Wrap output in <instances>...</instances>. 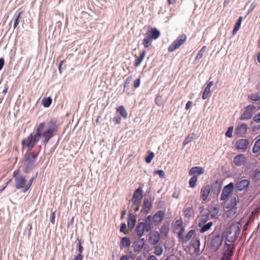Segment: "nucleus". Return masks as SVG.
<instances>
[{"mask_svg": "<svg viewBox=\"0 0 260 260\" xmlns=\"http://www.w3.org/2000/svg\"><path fill=\"white\" fill-rule=\"evenodd\" d=\"M45 123H41L36 129V134L33 135L30 134L25 139H23L21 141V144L23 148L26 147L28 149V151L31 150L34 147L36 143L42 137L41 143L43 145H46L49 140L54 136V133L57 129L56 121L51 119L47 124L46 128L44 129Z\"/></svg>", "mask_w": 260, "mask_h": 260, "instance_id": "obj_1", "label": "nucleus"}, {"mask_svg": "<svg viewBox=\"0 0 260 260\" xmlns=\"http://www.w3.org/2000/svg\"><path fill=\"white\" fill-rule=\"evenodd\" d=\"M165 216V212L162 210H158L153 216L148 215L144 221L139 222L136 227V232L139 237L144 235V232H150L152 229L153 224L157 226L162 221Z\"/></svg>", "mask_w": 260, "mask_h": 260, "instance_id": "obj_2", "label": "nucleus"}, {"mask_svg": "<svg viewBox=\"0 0 260 260\" xmlns=\"http://www.w3.org/2000/svg\"><path fill=\"white\" fill-rule=\"evenodd\" d=\"M38 154H34L31 151H27L24 156L23 171L28 173L35 167Z\"/></svg>", "mask_w": 260, "mask_h": 260, "instance_id": "obj_3", "label": "nucleus"}, {"mask_svg": "<svg viewBox=\"0 0 260 260\" xmlns=\"http://www.w3.org/2000/svg\"><path fill=\"white\" fill-rule=\"evenodd\" d=\"M13 177L15 179L16 188L17 189H22L23 192H26L27 190H25L27 185L25 177L22 175L19 170L14 171Z\"/></svg>", "mask_w": 260, "mask_h": 260, "instance_id": "obj_4", "label": "nucleus"}, {"mask_svg": "<svg viewBox=\"0 0 260 260\" xmlns=\"http://www.w3.org/2000/svg\"><path fill=\"white\" fill-rule=\"evenodd\" d=\"M211 242L210 246L212 250L216 251L220 246L223 237L219 234L212 233L210 236Z\"/></svg>", "mask_w": 260, "mask_h": 260, "instance_id": "obj_5", "label": "nucleus"}, {"mask_svg": "<svg viewBox=\"0 0 260 260\" xmlns=\"http://www.w3.org/2000/svg\"><path fill=\"white\" fill-rule=\"evenodd\" d=\"M186 37L184 34L179 36L168 47L169 52H173L178 49L186 41Z\"/></svg>", "mask_w": 260, "mask_h": 260, "instance_id": "obj_6", "label": "nucleus"}, {"mask_svg": "<svg viewBox=\"0 0 260 260\" xmlns=\"http://www.w3.org/2000/svg\"><path fill=\"white\" fill-rule=\"evenodd\" d=\"M240 232L239 228L237 226H231L226 233V240L229 242H232Z\"/></svg>", "mask_w": 260, "mask_h": 260, "instance_id": "obj_7", "label": "nucleus"}, {"mask_svg": "<svg viewBox=\"0 0 260 260\" xmlns=\"http://www.w3.org/2000/svg\"><path fill=\"white\" fill-rule=\"evenodd\" d=\"M143 189L139 186L134 192L132 199L134 206L140 205L143 198Z\"/></svg>", "mask_w": 260, "mask_h": 260, "instance_id": "obj_8", "label": "nucleus"}, {"mask_svg": "<svg viewBox=\"0 0 260 260\" xmlns=\"http://www.w3.org/2000/svg\"><path fill=\"white\" fill-rule=\"evenodd\" d=\"M256 109V106L253 105L247 106L240 119L241 120H249L252 117V112Z\"/></svg>", "mask_w": 260, "mask_h": 260, "instance_id": "obj_9", "label": "nucleus"}, {"mask_svg": "<svg viewBox=\"0 0 260 260\" xmlns=\"http://www.w3.org/2000/svg\"><path fill=\"white\" fill-rule=\"evenodd\" d=\"M234 188V184L233 182H231L224 186L221 194L220 200L221 201H224L227 198L230 193L232 192Z\"/></svg>", "mask_w": 260, "mask_h": 260, "instance_id": "obj_10", "label": "nucleus"}, {"mask_svg": "<svg viewBox=\"0 0 260 260\" xmlns=\"http://www.w3.org/2000/svg\"><path fill=\"white\" fill-rule=\"evenodd\" d=\"M249 144V141L245 139H240L238 140L235 143L236 149L242 151H245Z\"/></svg>", "mask_w": 260, "mask_h": 260, "instance_id": "obj_11", "label": "nucleus"}, {"mask_svg": "<svg viewBox=\"0 0 260 260\" xmlns=\"http://www.w3.org/2000/svg\"><path fill=\"white\" fill-rule=\"evenodd\" d=\"M160 234L157 231H154L150 234L148 242L150 245H155L158 243L160 240Z\"/></svg>", "mask_w": 260, "mask_h": 260, "instance_id": "obj_12", "label": "nucleus"}, {"mask_svg": "<svg viewBox=\"0 0 260 260\" xmlns=\"http://www.w3.org/2000/svg\"><path fill=\"white\" fill-rule=\"evenodd\" d=\"M225 245L227 248L225 250L221 260H230L233 255V246L232 244H228L226 243Z\"/></svg>", "mask_w": 260, "mask_h": 260, "instance_id": "obj_13", "label": "nucleus"}, {"mask_svg": "<svg viewBox=\"0 0 260 260\" xmlns=\"http://www.w3.org/2000/svg\"><path fill=\"white\" fill-rule=\"evenodd\" d=\"M170 230V224L168 221H165L161 225L159 231L160 236L162 238H166Z\"/></svg>", "mask_w": 260, "mask_h": 260, "instance_id": "obj_14", "label": "nucleus"}, {"mask_svg": "<svg viewBox=\"0 0 260 260\" xmlns=\"http://www.w3.org/2000/svg\"><path fill=\"white\" fill-rule=\"evenodd\" d=\"M249 181L247 179H243L236 184V188L238 191H242L248 188Z\"/></svg>", "mask_w": 260, "mask_h": 260, "instance_id": "obj_15", "label": "nucleus"}, {"mask_svg": "<svg viewBox=\"0 0 260 260\" xmlns=\"http://www.w3.org/2000/svg\"><path fill=\"white\" fill-rule=\"evenodd\" d=\"M211 186L210 185H206L201 189V198L204 201H205L210 192Z\"/></svg>", "mask_w": 260, "mask_h": 260, "instance_id": "obj_16", "label": "nucleus"}, {"mask_svg": "<svg viewBox=\"0 0 260 260\" xmlns=\"http://www.w3.org/2000/svg\"><path fill=\"white\" fill-rule=\"evenodd\" d=\"M246 161V157L244 154H240L236 156L234 158V162L237 166L243 165Z\"/></svg>", "mask_w": 260, "mask_h": 260, "instance_id": "obj_17", "label": "nucleus"}, {"mask_svg": "<svg viewBox=\"0 0 260 260\" xmlns=\"http://www.w3.org/2000/svg\"><path fill=\"white\" fill-rule=\"evenodd\" d=\"M144 238H141L134 244V250L135 252H139L143 248L145 244Z\"/></svg>", "mask_w": 260, "mask_h": 260, "instance_id": "obj_18", "label": "nucleus"}, {"mask_svg": "<svg viewBox=\"0 0 260 260\" xmlns=\"http://www.w3.org/2000/svg\"><path fill=\"white\" fill-rule=\"evenodd\" d=\"M247 129V126L245 123H242L238 125L235 129V134L237 135L241 136L244 135Z\"/></svg>", "mask_w": 260, "mask_h": 260, "instance_id": "obj_19", "label": "nucleus"}, {"mask_svg": "<svg viewBox=\"0 0 260 260\" xmlns=\"http://www.w3.org/2000/svg\"><path fill=\"white\" fill-rule=\"evenodd\" d=\"M136 222V215L132 213H129L127 219V226L128 228L132 229L134 227Z\"/></svg>", "mask_w": 260, "mask_h": 260, "instance_id": "obj_20", "label": "nucleus"}, {"mask_svg": "<svg viewBox=\"0 0 260 260\" xmlns=\"http://www.w3.org/2000/svg\"><path fill=\"white\" fill-rule=\"evenodd\" d=\"M250 176L251 179L255 181L260 180V168L251 170L250 172Z\"/></svg>", "mask_w": 260, "mask_h": 260, "instance_id": "obj_21", "label": "nucleus"}, {"mask_svg": "<svg viewBox=\"0 0 260 260\" xmlns=\"http://www.w3.org/2000/svg\"><path fill=\"white\" fill-rule=\"evenodd\" d=\"M220 210V206L219 204H214L210 207V213L212 217L217 215Z\"/></svg>", "mask_w": 260, "mask_h": 260, "instance_id": "obj_22", "label": "nucleus"}, {"mask_svg": "<svg viewBox=\"0 0 260 260\" xmlns=\"http://www.w3.org/2000/svg\"><path fill=\"white\" fill-rule=\"evenodd\" d=\"M160 35V31L156 28H153L151 29L149 36L152 40H156L159 37Z\"/></svg>", "mask_w": 260, "mask_h": 260, "instance_id": "obj_23", "label": "nucleus"}, {"mask_svg": "<svg viewBox=\"0 0 260 260\" xmlns=\"http://www.w3.org/2000/svg\"><path fill=\"white\" fill-rule=\"evenodd\" d=\"M151 207V203L147 199H145L143 204V208L142 209L141 212L142 213L147 212L148 210L150 209Z\"/></svg>", "mask_w": 260, "mask_h": 260, "instance_id": "obj_24", "label": "nucleus"}, {"mask_svg": "<svg viewBox=\"0 0 260 260\" xmlns=\"http://www.w3.org/2000/svg\"><path fill=\"white\" fill-rule=\"evenodd\" d=\"M252 152L254 154L260 153V138L255 141L252 148Z\"/></svg>", "mask_w": 260, "mask_h": 260, "instance_id": "obj_25", "label": "nucleus"}, {"mask_svg": "<svg viewBox=\"0 0 260 260\" xmlns=\"http://www.w3.org/2000/svg\"><path fill=\"white\" fill-rule=\"evenodd\" d=\"M152 39H151L150 37L147 34L144 39L143 44L145 48H148L152 44Z\"/></svg>", "mask_w": 260, "mask_h": 260, "instance_id": "obj_26", "label": "nucleus"}, {"mask_svg": "<svg viewBox=\"0 0 260 260\" xmlns=\"http://www.w3.org/2000/svg\"><path fill=\"white\" fill-rule=\"evenodd\" d=\"M146 55V51H143L139 56L138 58L135 60V66L137 67L140 66L143 60L144 59Z\"/></svg>", "mask_w": 260, "mask_h": 260, "instance_id": "obj_27", "label": "nucleus"}, {"mask_svg": "<svg viewBox=\"0 0 260 260\" xmlns=\"http://www.w3.org/2000/svg\"><path fill=\"white\" fill-rule=\"evenodd\" d=\"M117 111L124 118H126L127 116V113L125 109L123 106H120L117 108Z\"/></svg>", "mask_w": 260, "mask_h": 260, "instance_id": "obj_28", "label": "nucleus"}, {"mask_svg": "<svg viewBox=\"0 0 260 260\" xmlns=\"http://www.w3.org/2000/svg\"><path fill=\"white\" fill-rule=\"evenodd\" d=\"M22 14H23V12L21 11L14 16V17H13V19H14L13 27H14V28H15L18 25V24L20 22L19 19L21 18V16Z\"/></svg>", "mask_w": 260, "mask_h": 260, "instance_id": "obj_29", "label": "nucleus"}, {"mask_svg": "<svg viewBox=\"0 0 260 260\" xmlns=\"http://www.w3.org/2000/svg\"><path fill=\"white\" fill-rule=\"evenodd\" d=\"M242 20V17L240 16L238 18L237 21L236 22V23L235 25V26H234V29L233 31V34L234 35H235L237 32V31L239 30L240 26H241Z\"/></svg>", "mask_w": 260, "mask_h": 260, "instance_id": "obj_30", "label": "nucleus"}, {"mask_svg": "<svg viewBox=\"0 0 260 260\" xmlns=\"http://www.w3.org/2000/svg\"><path fill=\"white\" fill-rule=\"evenodd\" d=\"M186 252L189 253L191 255L195 253V243H192L190 245L188 246L186 248Z\"/></svg>", "mask_w": 260, "mask_h": 260, "instance_id": "obj_31", "label": "nucleus"}, {"mask_svg": "<svg viewBox=\"0 0 260 260\" xmlns=\"http://www.w3.org/2000/svg\"><path fill=\"white\" fill-rule=\"evenodd\" d=\"M237 203V196H232L230 197V204L226 206V208H229L230 207H234L236 206Z\"/></svg>", "mask_w": 260, "mask_h": 260, "instance_id": "obj_32", "label": "nucleus"}, {"mask_svg": "<svg viewBox=\"0 0 260 260\" xmlns=\"http://www.w3.org/2000/svg\"><path fill=\"white\" fill-rule=\"evenodd\" d=\"M121 244L124 248L128 247L131 244L129 238L126 237H123L121 241Z\"/></svg>", "mask_w": 260, "mask_h": 260, "instance_id": "obj_33", "label": "nucleus"}, {"mask_svg": "<svg viewBox=\"0 0 260 260\" xmlns=\"http://www.w3.org/2000/svg\"><path fill=\"white\" fill-rule=\"evenodd\" d=\"M52 103V99L50 97L44 98L42 100V105L45 108L49 107Z\"/></svg>", "mask_w": 260, "mask_h": 260, "instance_id": "obj_34", "label": "nucleus"}, {"mask_svg": "<svg viewBox=\"0 0 260 260\" xmlns=\"http://www.w3.org/2000/svg\"><path fill=\"white\" fill-rule=\"evenodd\" d=\"M213 225V223L212 222H209L207 223V224L203 225L201 229L200 230V232L201 233H203L208 230H209L212 225Z\"/></svg>", "mask_w": 260, "mask_h": 260, "instance_id": "obj_35", "label": "nucleus"}, {"mask_svg": "<svg viewBox=\"0 0 260 260\" xmlns=\"http://www.w3.org/2000/svg\"><path fill=\"white\" fill-rule=\"evenodd\" d=\"M165 102V101L161 96L158 95L155 98V103L158 106H161L163 105Z\"/></svg>", "mask_w": 260, "mask_h": 260, "instance_id": "obj_36", "label": "nucleus"}, {"mask_svg": "<svg viewBox=\"0 0 260 260\" xmlns=\"http://www.w3.org/2000/svg\"><path fill=\"white\" fill-rule=\"evenodd\" d=\"M194 137H195V135H194V133L189 134L183 141V145H185L187 144L188 143H189L190 142H191L192 140H193Z\"/></svg>", "mask_w": 260, "mask_h": 260, "instance_id": "obj_37", "label": "nucleus"}, {"mask_svg": "<svg viewBox=\"0 0 260 260\" xmlns=\"http://www.w3.org/2000/svg\"><path fill=\"white\" fill-rule=\"evenodd\" d=\"M194 230H190L184 239L183 240L182 243H187L192 237Z\"/></svg>", "mask_w": 260, "mask_h": 260, "instance_id": "obj_38", "label": "nucleus"}, {"mask_svg": "<svg viewBox=\"0 0 260 260\" xmlns=\"http://www.w3.org/2000/svg\"><path fill=\"white\" fill-rule=\"evenodd\" d=\"M204 169L201 167H196V182L197 181V177L204 173Z\"/></svg>", "mask_w": 260, "mask_h": 260, "instance_id": "obj_39", "label": "nucleus"}, {"mask_svg": "<svg viewBox=\"0 0 260 260\" xmlns=\"http://www.w3.org/2000/svg\"><path fill=\"white\" fill-rule=\"evenodd\" d=\"M154 156V154L152 152H149L148 155L145 158V161L147 163L149 164L152 161Z\"/></svg>", "mask_w": 260, "mask_h": 260, "instance_id": "obj_40", "label": "nucleus"}, {"mask_svg": "<svg viewBox=\"0 0 260 260\" xmlns=\"http://www.w3.org/2000/svg\"><path fill=\"white\" fill-rule=\"evenodd\" d=\"M163 252V249L161 246H156L154 249V253L156 255L159 256Z\"/></svg>", "mask_w": 260, "mask_h": 260, "instance_id": "obj_41", "label": "nucleus"}, {"mask_svg": "<svg viewBox=\"0 0 260 260\" xmlns=\"http://www.w3.org/2000/svg\"><path fill=\"white\" fill-rule=\"evenodd\" d=\"M77 246L78 247L79 253L82 254L83 250V247L82 246L81 240H79L78 238L77 239Z\"/></svg>", "mask_w": 260, "mask_h": 260, "instance_id": "obj_42", "label": "nucleus"}, {"mask_svg": "<svg viewBox=\"0 0 260 260\" xmlns=\"http://www.w3.org/2000/svg\"><path fill=\"white\" fill-rule=\"evenodd\" d=\"M210 92V89H209L208 87H206L204 91V92L203 93V95H202L203 99H204V100L206 99L208 97Z\"/></svg>", "mask_w": 260, "mask_h": 260, "instance_id": "obj_43", "label": "nucleus"}, {"mask_svg": "<svg viewBox=\"0 0 260 260\" xmlns=\"http://www.w3.org/2000/svg\"><path fill=\"white\" fill-rule=\"evenodd\" d=\"M206 51V47H203L196 56V59L201 58Z\"/></svg>", "mask_w": 260, "mask_h": 260, "instance_id": "obj_44", "label": "nucleus"}, {"mask_svg": "<svg viewBox=\"0 0 260 260\" xmlns=\"http://www.w3.org/2000/svg\"><path fill=\"white\" fill-rule=\"evenodd\" d=\"M250 99L253 101H258L260 99V96L258 93H254L251 95Z\"/></svg>", "mask_w": 260, "mask_h": 260, "instance_id": "obj_45", "label": "nucleus"}, {"mask_svg": "<svg viewBox=\"0 0 260 260\" xmlns=\"http://www.w3.org/2000/svg\"><path fill=\"white\" fill-rule=\"evenodd\" d=\"M233 127L230 126L229 127L228 131L225 133V136L226 137L228 138H231L232 137V133L233 131Z\"/></svg>", "mask_w": 260, "mask_h": 260, "instance_id": "obj_46", "label": "nucleus"}, {"mask_svg": "<svg viewBox=\"0 0 260 260\" xmlns=\"http://www.w3.org/2000/svg\"><path fill=\"white\" fill-rule=\"evenodd\" d=\"M35 179V177H31L28 182L26 181V188L25 189V190H28L30 186H31V184L32 183L33 181Z\"/></svg>", "mask_w": 260, "mask_h": 260, "instance_id": "obj_47", "label": "nucleus"}, {"mask_svg": "<svg viewBox=\"0 0 260 260\" xmlns=\"http://www.w3.org/2000/svg\"><path fill=\"white\" fill-rule=\"evenodd\" d=\"M154 173H155V174H158L159 175V176L160 177V178H165V174L163 170H158L155 171Z\"/></svg>", "mask_w": 260, "mask_h": 260, "instance_id": "obj_48", "label": "nucleus"}, {"mask_svg": "<svg viewBox=\"0 0 260 260\" xmlns=\"http://www.w3.org/2000/svg\"><path fill=\"white\" fill-rule=\"evenodd\" d=\"M236 210H237L236 208H232L228 211V217H229L231 215H233V216L235 215V214L236 213Z\"/></svg>", "mask_w": 260, "mask_h": 260, "instance_id": "obj_49", "label": "nucleus"}, {"mask_svg": "<svg viewBox=\"0 0 260 260\" xmlns=\"http://www.w3.org/2000/svg\"><path fill=\"white\" fill-rule=\"evenodd\" d=\"M189 186L191 188L195 187V175L193 176L189 180Z\"/></svg>", "mask_w": 260, "mask_h": 260, "instance_id": "obj_50", "label": "nucleus"}, {"mask_svg": "<svg viewBox=\"0 0 260 260\" xmlns=\"http://www.w3.org/2000/svg\"><path fill=\"white\" fill-rule=\"evenodd\" d=\"M83 258V255L81 253H78L74 255V258L72 260H82Z\"/></svg>", "mask_w": 260, "mask_h": 260, "instance_id": "obj_51", "label": "nucleus"}, {"mask_svg": "<svg viewBox=\"0 0 260 260\" xmlns=\"http://www.w3.org/2000/svg\"><path fill=\"white\" fill-rule=\"evenodd\" d=\"M55 212L56 211H54L52 212L51 214L50 221L52 224H54L55 223Z\"/></svg>", "mask_w": 260, "mask_h": 260, "instance_id": "obj_52", "label": "nucleus"}, {"mask_svg": "<svg viewBox=\"0 0 260 260\" xmlns=\"http://www.w3.org/2000/svg\"><path fill=\"white\" fill-rule=\"evenodd\" d=\"M253 120L257 123L260 122V112L257 114L255 115L253 118Z\"/></svg>", "mask_w": 260, "mask_h": 260, "instance_id": "obj_53", "label": "nucleus"}, {"mask_svg": "<svg viewBox=\"0 0 260 260\" xmlns=\"http://www.w3.org/2000/svg\"><path fill=\"white\" fill-rule=\"evenodd\" d=\"M184 232V229L182 228L181 229V230L179 231L178 234V237L179 239H182Z\"/></svg>", "mask_w": 260, "mask_h": 260, "instance_id": "obj_54", "label": "nucleus"}, {"mask_svg": "<svg viewBox=\"0 0 260 260\" xmlns=\"http://www.w3.org/2000/svg\"><path fill=\"white\" fill-rule=\"evenodd\" d=\"M113 121L117 124H119L121 121V118L119 116H116L113 119Z\"/></svg>", "mask_w": 260, "mask_h": 260, "instance_id": "obj_55", "label": "nucleus"}, {"mask_svg": "<svg viewBox=\"0 0 260 260\" xmlns=\"http://www.w3.org/2000/svg\"><path fill=\"white\" fill-rule=\"evenodd\" d=\"M140 84V79H137L134 82V87L135 88H137V87H139Z\"/></svg>", "mask_w": 260, "mask_h": 260, "instance_id": "obj_56", "label": "nucleus"}, {"mask_svg": "<svg viewBox=\"0 0 260 260\" xmlns=\"http://www.w3.org/2000/svg\"><path fill=\"white\" fill-rule=\"evenodd\" d=\"M126 225L125 223H123L121 224V226H120V232H123V233H125V231L126 230Z\"/></svg>", "mask_w": 260, "mask_h": 260, "instance_id": "obj_57", "label": "nucleus"}, {"mask_svg": "<svg viewBox=\"0 0 260 260\" xmlns=\"http://www.w3.org/2000/svg\"><path fill=\"white\" fill-rule=\"evenodd\" d=\"M191 212V208H188L185 211V214L186 216H190Z\"/></svg>", "mask_w": 260, "mask_h": 260, "instance_id": "obj_58", "label": "nucleus"}, {"mask_svg": "<svg viewBox=\"0 0 260 260\" xmlns=\"http://www.w3.org/2000/svg\"><path fill=\"white\" fill-rule=\"evenodd\" d=\"M192 105V102L191 101H188L185 106V109L186 110H188Z\"/></svg>", "mask_w": 260, "mask_h": 260, "instance_id": "obj_59", "label": "nucleus"}, {"mask_svg": "<svg viewBox=\"0 0 260 260\" xmlns=\"http://www.w3.org/2000/svg\"><path fill=\"white\" fill-rule=\"evenodd\" d=\"M259 129H260V125H257L253 126L252 131L254 132H256L258 131Z\"/></svg>", "mask_w": 260, "mask_h": 260, "instance_id": "obj_60", "label": "nucleus"}, {"mask_svg": "<svg viewBox=\"0 0 260 260\" xmlns=\"http://www.w3.org/2000/svg\"><path fill=\"white\" fill-rule=\"evenodd\" d=\"M4 59L3 58H0V71L3 69L4 65Z\"/></svg>", "mask_w": 260, "mask_h": 260, "instance_id": "obj_61", "label": "nucleus"}, {"mask_svg": "<svg viewBox=\"0 0 260 260\" xmlns=\"http://www.w3.org/2000/svg\"><path fill=\"white\" fill-rule=\"evenodd\" d=\"M9 182V181L6 182L4 185L0 187V192H2L6 188Z\"/></svg>", "mask_w": 260, "mask_h": 260, "instance_id": "obj_62", "label": "nucleus"}, {"mask_svg": "<svg viewBox=\"0 0 260 260\" xmlns=\"http://www.w3.org/2000/svg\"><path fill=\"white\" fill-rule=\"evenodd\" d=\"M189 174L190 176L195 174V167H192L190 169V170L189 172Z\"/></svg>", "mask_w": 260, "mask_h": 260, "instance_id": "obj_63", "label": "nucleus"}, {"mask_svg": "<svg viewBox=\"0 0 260 260\" xmlns=\"http://www.w3.org/2000/svg\"><path fill=\"white\" fill-rule=\"evenodd\" d=\"M147 260H158V259L155 255H151L148 257Z\"/></svg>", "mask_w": 260, "mask_h": 260, "instance_id": "obj_64", "label": "nucleus"}]
</instances>
